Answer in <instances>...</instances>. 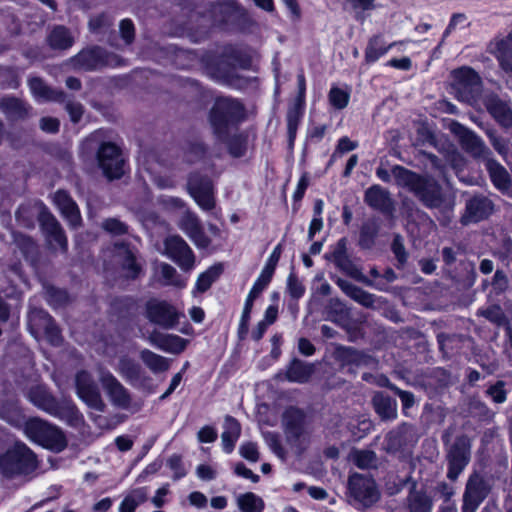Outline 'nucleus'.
Masks as SVG:
<instances>
[{
    "label": "nucleus",
    "mask_w": 512,
    "mask_h": 512,
    "mask_svg": "<svg viewBox=\"0 0 512 512\" xmlns=\"http://www.w3.org/2000/svg\"><path fill=\"white\" fill-rule=\"evenodd\" d=\"M391 174L398 186L412 192L427 208H439L442 205V188L434 178L419 175L400 165H395Z\"/></svg>",
    "instance_id": "f257e3e1"
},
{
    "label": "nucleus",
    "mask_w": 512,
    "mask_h": 512,
    "mask_svg": "<svg viewBox=\"0 0 512 512\" xmlns=\"http://www.w3.org/2000/svg\"><path fill=\"white\" fill-rule=\"evenodd\" d=\"M246 118L244 104L232 97H218L209 111L208 120L214 135L226 142L232 131Z\"/></svg>",
    "instance_id": "f03ea898"
},
{
    "label": "nucleus",
    "mask_w": 512,
    "mask_h": 512,
    "mask_svg": "<svg viewBox=\"0 0 512 512\" xmlns=\"http://www.w3.org/2000/svg\"><path fill=\"white\" fill-rule=\"evenodd\" d=\"M250 59L242 50L234 46L224 47L220 59L213 70V77L228 86L240 87L243 83L237 69H247Z\"/></svg>",
    "instance_id": "7ed1b4c3"
},
{
    "label": "nucleus",
    "mask_w": 512,
    "mask_h": 512,
    "mask_svg": "<svg viewBox=\"0 0 512 512\" xmlns=\"http://www.w3.org/2000/svg\"><path fill=\"white\" fill-rule=\"evenodd\" d=\"M31 403L48 414L67 419L71 424L80 422L82 416L75 405L69 401L59 402L45 387H32L27 394Z\"/></svg>",
    "instance_id": "20e7f679"
},
{
    "label": "nucleus",
    "mask_w": 512,
    "mask_h": 512,
    "mask_svg": "<svg viewBox=\"0 0 512 512\" xmlns=\"http://www.w3.org/2000/svg\"><path fill=\"white\" fill-rule=\"evenodd\" d=\"M37 466L35 453L21 442H16L0 456V470L6 477L32 473Z\"/></svg>",
    "instance_id": "39448f33"
},
{
    "label": "nucleus",
    "mask_w": 512,
    "mask_h": 512,
    "mask_svg": "<svg viewBox=\"0 0 512 512\" xmlns=\"http://www.w3.org/2000/svg\"><path fill=\"white\" fill-rule=\"evenodd\" d=\"M24 433L31 441L55 452H61L67 447L63 431L38 417L25 422Z\"/></svg>",
    "instance_id": "423d86ee"
},
{
    "label": "nucleus",
    "mask_w": 512,
    "mask_h": 512,
    "mask_svg": "<svg viewBox=\"0 0 512 512\" xmlns=\"http://www.w3.org/2000/svg\"><path fill=\"white\" fill-rule=\"evenodd\" d=\"M281 424L286 441L291 446L301 447L308 441L311 419L298 407L289 406L282 413Z\"/></svg>",
    "instance_id": "0eeeda50"
},
{
    "label": "nucleus",
    "mask_w": 512,
    "mask_h": 512,
    "mask_svg": "<svg viewBox=\"0 0 512 512\" xmlns=\"http://www.w3.org/2000/svg\"><path fill=\"white\" fill-rule=\"evenodd\" d=\"M471 439L467 435H459L446 450L447 474L446 477L456 482L467 467L471 459Z\"/></svg>",
    "instance_id": "6e6552de"
},
{
    "label": "nucleus",
    "mask_w": 512,
    "mask_h": 512,
    "mask_svg": "<svg viewBox=\"0 0 512 512\" xmlns=\"http://www.w3.org/2000/svg\"><path fill=\"white\" fill-rule=\"evenodd\" d=\"M98 379L113 406L123 410L132 407L131 393L109 370L99 367Z\"/></svg>",
    "instance_id": "1a4fd4ad"
},
{
    "label": "nucleus",
    "mask_w": 512,
    "mask_h": 512,
    "mask_svg": "<svg viewBox=\"0 0 512 512\" xmlns=\"http://www.w3.org/2000/svg\"><path fill=\"white\" fill-rule=\"evenodd\" d=\"M348 490L351 497L363 507H371L380 499V492L373 478L354 473L349 476Z\"/></svg>",
    "instance_id": "9d476101"
},
{
    "label": "nucleus",
    "mask_w": 512,
    "mask_h": 512,
    "mask_svg": "<svg viewBox=\"0 0 512 512\" xmlns=\"http://www.w3.org/2000/svg\"><path fill=\"white\" fill-rule=\"evenodd\" d=\"M454 78L458 99L469 104L475 102L482 90L480 76L471 68H461L454 71Z\"/></svg>",
    "instance_id": "9b49d317"
},
{
    "label": "nucleus",
    "mask_w": 512,
    "mask_h": 512,
    "mask_svg": "<svg viewBox=\"0 0 512 512\" xmlns=\"http://www.w3.org/2000/svg\"><path fill=\"white\" fill-rule=\"evenodd\" d=\"M75 386L78 397L91 409L104 412L106 404L94 377L87 371L81 370L75 376Z\"/></svg>",
    "instance_id": "f8f14e48"
},
{
    "label": "nucleus",
    "mask_w": 512,
    "mask_h": 512,
    "mask_svg": "<svg viewBox=\"0 0 512 512\" xmlns=\"http://www.w3.org/2000/svg\"><path fill=\"white\" fill-rule=\"evenodd\" d=\"M450 131L457 137L462 149L475 159L490 158L491 151L485 142L472 130L453 121Z\"/></svg>",
    "instance_id": "ddd939ff"
},
{
    "label": "nucleus",
    "mask_w": 512,
    "mask_h": 512,
    "mask_svg": "<svg viewBox=\"0 0 512 512\" xmlns=\"http://www.w3.org/2000/svg\"><path fill=\"white\" fill-rule=\"evenodd\" d=\"M487 481L477 472L472 473L462 495V512H477L481 503L490 493Z\"/></svg>",
    "instance_id": "4468645a"
},
{
    "label": "nucleus",
    "mask_w": 512,
    "mask_h": 512,
    "mask_svg": "<svg viewBox=\"0 0 512 512\" xmlns=\"http://www.w3.org/2000/svg\"><path fill=\"white\" fill-rule=\"evenodd\" d=\"M97 160L103 174L109 180L118 179L124 174V159L115 144L102 143L97 152Z\"/></svg>",
    "instance_id": "2eb2a0df"
},
{
    "label": "nucleus",
    "mask_w": 512,
    "mask_h": 512,
    "mask_svg": "<svg viewBox=\"0 0 512 512\" xmlns=\"http://www.w3.org/2000/svg\"><path fill=\"white\" fill-rule=\"evenodd\" d=\"M347 243V238L343 237L339 239L334 245L332 252L326 255V259L333 262L335 266L347 276L360 281L363 284H371L369 282V278L361 273L357 265L349 256Z\"/></svg>",
    "instance_id": "dca6fc26"
},
{
    "label": "nucleus",
    "mask_w": 512,
    "mask_h": 512,
    "mask_svg": "<svg viewBox=\"0 0 512 512\" xmlns=\"http://www.w3.org/2000/svg\"><path fill=\"white\" fill-rule=\"evenodd\" d=\"M165 254L183 271H190L195 264V255L187 242L179 235L168 236L164 240Z\"/></svg>",
    "instance_id": "f3484780"
},
{
    "label": "nucleus",
    "mask_w": 512,
    "mask_h": 512,
    "mask_svg": "<svg viewBox=\"0 0 512 512\" xmlns=\"http://www.w3.org/2000/svg\"><path fill=\"white\" fill-rule=\"evenodd\" d=\"M187 188L203 210H212L215 207L213 183L210 178L199 173H192L188 178Z\"/></svg>",
    "instance_id": "a211bd4d"
},
{
    "label": "nucleus",
    "mask_w": 512,
    "mask_h": 512,
    "mask_svg": "<svg viewBox=\"0 0 512 512\" xmlns=\"http://www.w3.org/2000/svg\"><path fill=\"white\" fill-rule=\"evenodd\" d=\"M40 227L44 233L46 242L53 251L65 253L68 249V241L59 221L50 212H42Z\"/></svg>",
    "instance_id": "6ab92c4d"
},
{
    "label": "nucleus",
    "mask_w": 512,
    "mask_h": 512,
    "mask_svg": "<svg viewBox=\"0 0 512 512\" xmlns=\"http://www.w3.org/2000/svg\"><path fill=\"white\" fill-rule=\"evenodd\" d=\"M146 316L150 322L164 328H173L179 321V313L166 301L150 300L146 304Z\"/></svg>",
    "instance_id": "aec40b11"
},
{
    "label": "nucleus",
    "mask_w": 512,
    "mask_h": 512,
    "mask_svg": "<svg viewBox=\"0 0 512 512\" xmlns=\"http://www.w3.org/2000/svg\"><path fill=\"white\" fill-rule=\"evenodd\" d=\"M494 212L493 201L483 195L476 194L466 201L465 214L462 217V223H477L487 219Z\"/></svg>",
    "instance_id": "412c9836"
},
{
    "label": "nucleus",
    "mask_w": 512,
    "mask_h": 512,
    "mask_svg": "<svg viewBox=\"0 0 512 512\" xmlns=\"http://www.w3.org/2000/svg\"><path fill=\"white\" fill-rule=\"evenodd\" d=\"M177 225L197 247L207 248L210 245L211 241L206 236L201 222L195 213L190 210H186L181 215Z\"/></svg>",
    "instance_id": "4be33fe9"
},
{
    "label": "nucleus",
    "mask_w": 512,
    "mask_h": 512,
    "mask_svg": "<svg viewBox=\"0 0 512 512\" xmlns=\"http://www.w3.org/2000/svg\"><path fill=\"white\" fill-rule=\"evenodd\" d=\"M415 430L412 425L402 423L389 431L384 440L383 449L388 454H395L403 450L414 440Z\"/></svg>",
    "instance_id": "5701e85b"
},
{
    "label": "nucleus",
    "mask_w": 512,
    "mask_h": 512,
    "mask_svg": "<svg viewBox=\"0 0 512 512\" xmlns=\"http://www.w3.org/2000/svg\"><path fill=\"white\" fill-rule=\"evenodd\" d=\"M364 202L382 213H389L393 208L390 192L380 185H372L365 191Z\"/></svg>",
    "instance_id": "b1692460"
},
{
    "label": "nucleus",
    "mask_w": 512,
    "mask_h": 512,
    "mask_svg": "<svg viewBox=\"0 0 512 512\" xmlns=\"http://www.w3.org/2000/svg\"><path fill=\"white\" fill-rule=\"evenodd\" d=\"M106 63V52L100 47L81 51L73 58L75 67L84 70H95Z\"/></svg>",
    "instance_id": "393cba45"
},
{
    "label": "nucleus",
    "mask_w": 512,
    "mask_h": 512,
    "mask_svg": "<svg viewBox=\"0 0 512 512\" xmlns=\"http://www.w3.org/2000/svg\"><path fill=\"white\" fill-rule=\"evenodd\" d=\"M53 199L62 216L68 220L70 225L78 226L81 222L80 211L70 195L66 191L58 190Z\"/></svg>",
    "instance_id": "a878e982"
},
{
    "label": "nucleus",
    "mask_w": 512,
    "mask_h": 512,
    "mask_svg": "<svg viewBox=\"0 0 512 512\" xmlns=\"http://www.w3.org/2000/svg\"><path fill=\"white\" fill-rule=\"evenodd\" d=\"M486 169L489 173L491 182L502 193H506L512 186V179L507 169L495 159L488 158Z\"/></svg>",
    "instance_id": "bb28decb"
},
{
    "label": "nucleus",
    "mask_w": 512,
    "mask_h": 512,
    "mask_svg": "<svg viewBox=\"0 0 512 512\" xmlns=\"http://www.w3.org/2000/svg\"><path fill=\"white\" fill-rule=\"evenodd\" d=\"M336 284L339 288L355 302L359 303L365 308H375L377 297L362 288L352 284L351 282L338 278Z\"/></svg>",
    "instance_id": "cd10ccee"
},
{
    "label": "nucleus",
    "mask_w": 512,
    "mask_h": 512,
    "mask_svg": "<svg viewBox=\"0 0 512 512\" xmlns=\"http://www.w3.org/2000/svg\"><path fill=\"white\" fill-rule=\"evenodd\" d=\"M484 105L500 125L506 128L512 126V112L510 108L496 95L486 96Z\"/></svg>",
    "instance_id": "c85d7f7f"
},
{
    "label": "nucleus",
    "mask_w": 512,
    "mask_h": 512,
    "mask_svg": "<svg viewBox=\"0 0 512 512\" xmlns=\"http://www.w3.org/2000/svg\"><path fill=\"white\" fill-rule=\"evenodd\" d=\"M375 412L382 421H391L397 417V402L383 392H376L372 398Z\"/></svg>",
    "instance_id": "c756f323"
},
{
    "label": "nucleus",
    "mask_w": 512,
    "mask_h": 512,
    "mask_svg": "<svg viewBox=\"0 0 512 512\" xmlns=\"http://www.w3.org/2000/svg\"><path fill=\"white\" fill-rule=\"evenodd\" d=\"M42 212H49L42 204L24 203L15 213L16 221L25 228H33L36 218L40 222Z\"/></svg>",
    "instance_id": "7c9ffc66"
},
{
    "label": "nucleus",
    "mask_w": 512,
    "mask_h": 512,
    "mask_svg": "<svg viewBox=\"0 0 512 512\" xmlns=\"http://www.w3.org/2000/svg\"><path fill=\"white\" fill-rule=\"evenodd\" d=\"M0 110L10 120H21L29 114V106L21 99L11 96L0 98Z\"/></svg>",
    "instance_id": "2f4dec72"
},
{
    "label": "nucleus",
    "mask_w": 512,
    "mask_h": 512,
    "mask_svg": "<svg viewBox=\"0 0 512 512\" xmlns=\"http://www.w3.org/2000/svg\"><path fill=\"white\" fill-rule=\"evenodd\" d=\"M494 53L504 76L512 79V36L498 41Z\"/></svg>",
    "instance_id": "473e14b6"
},
{
    "label": "nucleus",
    "mask_w": 512,
    "mask_h": 512,
    "mask_svg": "<svg viewBox=\"0 0 512 512\" xmlns=\"http://www.w3.org/2000/svg\"><path fill=\"white\" fill-rule=\"evenodd\" d=\"M29 87L32 94L42 101L63 102L66 99V94L63 91L51 89L38 77L29 79Z\"/></svg>",
    "instance_id": "72a5a7b5"
},
{
    "label": "nucleus",
    "mask_w": 512,
    "mask_h": 512,
    "mask_svg": "<svg viewBox=\"0 0 512 512\" xmlns=\"http://www.w3.org/2000/svg\"><path fill=\"white\" fill-rule=\"evenodd\" d=\"M116 371L130 384H135L140 380L142 368L133 358L122 355L117 363Z\"/></svg>",
    "instance_id": "f704fd0d"
},
{
    "label": "nucleus",
    "mask_w": 512,
    "mask_h": 512,
    "mask_svg": "<svg viewBox=\"0 0 512 512\" xmlns=\"http://www.w3.org/2000/svg\"><path fill=\"white\" fill-rule=\"evenodd\" d=\"M241 434L240 423L232 416H226L224 420V431L221 434L223 449L226 453L234 450L235 443Z\"/></svg>",
    "instance_id": "c9c22d12"
},
{
    "label": "nucleus",
    "mask_w": 512,
    "mask_h": 512,
    "mask_svg": "<svg viewBox=\"0 0 512 512\" xmlns=\"http://www.w3.org/2000/svg\"><path fill=\"white\" fill-rule=\"evenodd\" d=\"M406 506L409 512H432L433 500L425 491L413 488L406 498Z\"/></svg>",
    "instance_id": "e433bc0d"
},
{
    "label": "nucleus",
    "mask_w": 512,
    "mask_h": 512,
    "mask_svg": "<svg viewBox=\"0 0 512 512\" xmlns=\"http://www.w3.org/2000/svg\"><path fill=\"white\" fill-rule=\"evenodd\" d=\"M403 44V42H393L386 45L381 35H375L369 39L365 49V61L367 64L377 61L380 57L388 52L392 47Z\"/></svg>",
    "instance_id": "4c0bfd02"
},
{
    "label": "nucleus",
    "mask_w": 512,
    "mask_h": 512,
    "mask_svg": "<svg viewBox=\"0 0 512 512\" xmlns=\"http://www.w3.org/2000/svg\"><path fill=\"white\" fill-rule=\"evenodd\" d=\"M53 321L43 309L32 308L28 313V327L34 337L42 335V331Z\"/></svg>",
    "instance_id": "58836bf2"
},
{
    "label": "nucleus",
    "mask_w": 512,
    "mask_h": 512,
    "mask_svg": "<svg viewBox=\"0 0 512 512\" xmlns=\"http://www.w3.org/2000/svg\"><path fill=\"white\" fill-rule=\"evenodd\" d=\"M313 373V366L299 359H293L286 370L290 382L305 383Z\"/></svg>",
    "instance_id": "ea45409f"
},
{
    "label": "nucleus",
    "mask_w": 512,
    "mask_h": 512,
    "mask_svg": "<svg viewBox=\"0 0 512 512\" xmlns=\"http://www.w3.org/2000/svg\"><path fill=\"white\" fill-rule=\"evenodd\" d=\"M350 460L362 470L377 469L379 459L373 450L368 449H353L350 452Z\"/></svg>",
    "instance_id": "a19ab883"
},
{
    "label": "nucleus",
    "mask_w": 512,
    "mask_h": 512,
    "mask_svg": "<svg viewBox=\"0 0 512 512\" xmlns=\"http://www.w3.org/2000/svg\"><path fill=\"white\" fill-rule=\"evenodd\" d=\"M140 359L145 366L154 374L165 372L170 367V361L148 349L140 352Z\"/></svg>",
    "instance_id": "79ce46f5"
},
{
    "label": "nucleus",
    "mask_w": 512,
    "mask_h": 512,
    "mask_svg": "<svg viewBox=\"0 0 512 512\" xmlns=\"http://www.w3.org/2000/svg\"><path fill=\"white\" fill-rule=\"evenodd\" d=\"M48 43L53 49L65 50L73 45L74 39L66 27L56 26L48 36Z\"/></svg>",
    "instance_id": "37998d69"
},
{
    "label": "nucleus",
    "mask_w": 512,
    "mask_h": 512,
    "mask_svg": "<svg viewBox=\"0 0 512 512\" xmlns=\"http://www.w3.org/2000/svg\"><path fill=\"white\" fill-rule=\"evenodd\" d=\"M379 230L380 223L378 219L369 218L366 220L360 230L359 245L362 248L370 249L375 243Z\"/></svg>",
    "instance_id": "c03bdc74"
},
{
    "label": "nucleus",
    "mask_w": 512,
    "mask_h": 512,
    "mask_svg": "<svg viewBox=\"0 0 512 512\" xmlns=\"http://www.w3.org/2000/svg\"><path fill=\"white\" fill-rule=\"evenodd\" d=\"M237 505L241 512H262L263 500L253 492H246L237 497Z\"/></svg>",
    "instance_id": "a18cd8bd"
},
{
    "label": "nucleus",
    "mask_w": 512,
    "mask_h": 512,
    "mask_svg": "<svg viewBox=\"0 0 512 512\" xmlns=\"http://www.w3.org/2000/svg\"><path fill=\"white\" fill-rule=\"evenodd\" d=\"M13 243L26 259H32L37 252V245L35 241L30 236L20 232L13 233Z\"/></svg>",
    "instance_id": "49530a36"
},
{
    "label": "nucleus",
    "mask_w": 512,
    "mask_h": 512,
    "mask_svg": "<svg viewBox=\"0 0 512 512\" xmlns=\"http://www.w3.org/2000/svg\"><path fill=\"white\" fill-rule=\"evenodd\" d=\"M221 273L222 266L217 265L210 267L208 270L200 274L196 282L197 290L201 293L207 291Z\"/></svg>",
    "instance_id": "de8ad7c7"
},
{
    "label": "nucleus",
    "mask_w": 512,
    "mask_h": 512,
    "mask_svg": "<svg viewBox=\"0 0 512 512\" xmlns=\"http://www.w3.org/2000/svg\"><path fill=\"white\" fill-rule=\"evenodd\" d=\"M302 106L303 104L296 102L287 112V130L291 143L295 139L297 128L302 116Z\"/></svg>",
    "instance_id": "09e8293b"
},
{
    "label": "nucleus",
    "mask_w": 512,
    "mask_h": 512,
    "mask_svg": "<svg viewBox=\"0 0 512 512\" xmlns=\"http://www.w3.org/2000/svg\"><path fill=\"white\" fill-rule=\"evenodd\" d=\"M433 496L437 499L449 505L452 498L456 494V488L453 484L447 483L446 481H438L432 488Z\"/></svg>",
    "instance_id": "8fccbe9b"
},
{
    "label": "nucleus",
    "mask_w": 512,
    "mask_h": 512,
    "mask_svg": "<svg viewBox=\"0 0 512 512\" xmlns=\"http://www.w3.org/2000/svg\"><path fill=\"white\" fill-rule=\"evenodd\" d=\"M162 278L164 279V285H172L177 288L185 287V281L180 279L176 269L167 263H161L159 266Z\"/></svg>",
    "instance_id": "3c124183"
},
{
    "label": "nucleus",
    "mask_w": 512,
    "mask_h": 512,
    "mask_svg": "<svg viewBox=\"0 0 512 512\" xmlns=\"http://www.w3.org/2000/svg\"><path fill=\"white\" fill-rule=\"evenodd\" d=\"M188 340L178 335L166 334L162 351L180 354L187 346Z\"/></svg>",
    "instance_id": "603ef678"
},
{
    "label": "nucleus",
    "mask_w": 512,
    "mask_h": 512,
    "mask_svg": "<svg viewBox=\"0 0 512 512\" xmlns=\"http://www.w3.org/2000/svg\"><path fill=\"white\" fill-rule=\"evenodd\" d=\"M123 269L127 271V277L136 278L141 271L140 266L136 262L135 255L132 251L123 247Z\"/></svg>",
    "instance_id": "864d4df0"
},
{
    "label": "nucleus",
    "mask_w": 512,
    "mask_h": 512,
    "mask_svg": "<svg viewBox=\"0 0 512 512\" xmlns=\"http://www.w3.org/2000/svg\"><path fill=\"white\" fill-rule=\"evenodd\" d=\"M350 95L338 87H332L328 94L330 104L336 109H344L349 102Z\"/></svg>",
    "instance_id": "5fc2aeb1"
},
{
    "label": "nucleus",
    "mask_w": 512,
    "mask_h": 512,
    "mask_svg": "<svg viewBox=\"0 0 512 512\" xmlns=\"http://www.w3.org/2000/svg\"><path fill=\"white\" fill-rule=\"evenodd\" d=\"M486 134L490 140L491 145L496 150V152L503 158H506L510 151L509 140H507L501 136H498L496 134V132L493 130H488L486 132Z\"/></svg>",
    "instance_id": "6e6d98bb"
},
{
    "label": "nucleus",
    "mask_w": 512,
    "mask_h": 512,
    "mask_svg": "<svg viewBox=\"0 0 512 512\" xmlns=\"http://www.w3.org/2000/svg\"><path fill=\"white\" fill-rule=\"evenodd\" d=\"M477 315L486 318L496 325H502L505 322V315L499 305H492L485 309H480Z\"/></svg>",
    "instance_id": "4d7b16f0"
},
{
    "label": "nucleus",
    "mask_w": 512,
    "mask_h": 512,
    "mask_svg": "<svg viewBox=\"0 0 512 512\" xmlns=\"http://www.w3.org/2000/svg\"><path fill=\"white\" fill-rule=\"evenodd\" d=\"M101 227L106 232L115 236H120L128 233V226L117 218L105 219L102 222Z\"/></svg>",
    "instance_id": "13d9d810"
},
{
    "label": "nucleus",
    "mask_w": 512,
    "mask_h": 512,
    "mask_svg": "<svg viewBox=\"0 0 512 512\" xmlns=\"http://www.w3.org/2000/svg\"><path fill=\"white\" fill-rule=\"evenodd\" d=\"M340 360L345 364L359 365L362 360V355L352 347H342L337 351Z\"/></svg>",
    "instance_id": "bf43d9fd"
},
{
    "label": "nucleus",
    "mask_w": 512,
    "mask_h": 512,
    "mask_svg": "<svg viewBox=\"0 0 512 512\" xmlns=\"http://www.w3.org/2000/svg\"><path fill=\"white\" fill-rule=\"evenodd\" d=\"M492 288L496 294H502L509 288V279L503 270H496L491 282Z\"/></svg>",
    "instance_id": "052dcab7"
},
{
    "label": "nucleus",
    "mask_w": 512,
    "mask_h": 512,
    "mask_svg": "<svg viewBox=\"0 0 512 512\" xmlns=\"http://www.w3.org/2000/svg\"><path fill=\"white\" fill-rule=\"evenodd\" d=\"M287 292L296 300L301 298L305 292V287L293 273L289 274L287 278Z\"/></svg>",
    "instance_id": "680f3d73"
},
{
    "label": "nucleus",
    "mask_w": 512,
    "mask_h": 512,
    "mask_svg": "<svg viewBox=\"0 0 512 512\" xmlns=\"http://www.w3.org/2000/svg\"><path fill=\"white\" fill-rule=\"evenodd\" d=\"M47 300L50 305L59 307L66 304L69 298L65 290L52 287L47 290Z\"/></svg>",
    "instance_id": "e2e57ef3"
},
{
    "label": "nucleus",
    "mask_w": 512,
    "mask_h": 512,
    "mask_svg": "<svg viewBox=\"0 0 512 512\" xmlns=\"http://www.w3.org/2000/svg\"><path fill=\"white\" fill-rule=\"evenodd\" d=\"M504 387L505 383L503 381H497L487 389L486 393L495 403L501 404L505 402L507 398V392Z\"/></svg>",
    "instance_id": "0e129e2a"
},
{
    "label": "nucleus",
    "mask_w": 512,
    "mask_h": 512,
    "mask_svg": "<svg viewBox=\"0 0 512 512\" xmlns=\"http://www.w3.org/2000/svg\"><path fill=\"white\" fill-rule=\"evenodd\" d=\"M264 438L270 449L281 459H284L286 452L281 445L278 434L274 432H266Z\"/></svg>",
    "instance_id": "69168bd1"
},
{
    "label": "nucleus",
    "mask_w": 512,
    "mask_h": 512,
    "mask_svg": "<svg viewBox=\"0 0 512 512\" xmlns=\"http://www.w3.org/2000/svg\"><path fill=\"white\" fill-rule=\"evenodd\" d=\"M391 249L400 264L403 265L404 263H406L408 255L405 250L404 240L402 236L395 235L391 245Z\"/></svg>",
    "instance_id": "338daca9"
},
{
    "label": "nucleus",
    "mask_w": 512,
    "mask_h": 512,
    "mask_svg": "<svg viewBox=\"0 0 512 512\" xmlns=\"http://www.w3.org/2000/svg\"><path fill=\"white\" fill-rule=\"evenodd\" d=\"M469 409L472 414L480 418L489 419L493 416V413L488 408V406L480 400H471Z\"/></svg>",
    "instance_id": "774afa93"
}]
</instances>
